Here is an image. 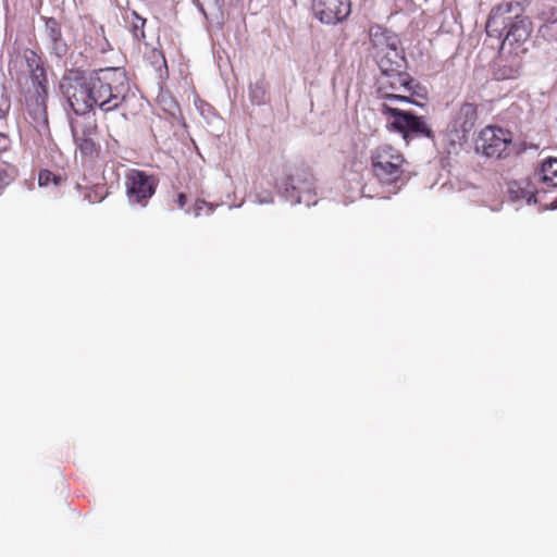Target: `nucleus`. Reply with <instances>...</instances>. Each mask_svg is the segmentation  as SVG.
I'll list each match as a JSON object with an SVG mask.
<instances>
[{
    "instance_id": "1",
    "label": "nucleus",
    "mask_w": 557,
    "mask_h": 557,
    "mask_svg": "<svg viewBox=\"0 0 557 557\" xmlns=\"http://www.w3.org/2000/svg\"><path fill=\"white\" fill-rule=\"evenodd\" d=\"M90 74L91 90L101 111L107 113L116 110L126 101L131 85L124 67H103Z\"/></svg>"
},
{
    "instance_id": "2",
    "label": "nucleus",
    "mask_w": 557,
    "mask_h": 557,
    "mask_svg": "<svg viewBox=\"0 0 557 557\" xmlns=\"http://www.w3.org/2000/svg\"><path fill=\"white\" fill-rule=\"evenodd\" d=\"M370 160L372 173L381 184L395 185L407 180L408 162L396 147L379 145L371 151Z\"/></svg>"
},
{
    "instance_id": "3",
    "label": "nucleus",
    "mask_w": 557,
    "mask_h": 557,
    "mask_svg": "<svg viewBox=\"0 0 557 557\" xmlns=\"http://www.w3.org/2000/svg\"><path fill=\"white\" fill-rule=\"evenodd\" d=\"M381 70L376 78V92L379 98L387 101L411 102L414 79L406 71L392 66L389 59L381 58Z\"/></svg>"
},
{
    "instance_id": "4",
    "label": "nucleus",
    "mask_w": 557,
    "mask_h": 557,
    "mask_svg": "<svg viewBox=\"0 0 557 557\" xmlns=\"http://www.w3.org/2000/svg\"><path fill=\"white\" fill-rule=\"evenodd\" d=\"M520 10L518 3L516 5H512V3L499 5L492 12L486 24L487 33L494 30L499 32V35H506L502 42V51L515 55L522 52L520 35H517L522 23L519 20Z\"/></svg>"
},
{
    "instance_id": "5",
    "label": "nucleus",
    "mask_w": 557,
    "mask_h": 557,
    "mask_svg": "<svg viewBox=\"0 0 557 557\" xmlns=\"http://www.w3.org/2000/svg\"><path fill=\"white\" fill-rule=\"evenodd\" d=\"M380 112L385 117L387 129L400 134L404 139H407L410 135L428 138L434 136L432 128L423 116L394 108L388 102L381 104Z\"/></svg>"
},
{
    "instance_id": "6",
    "label": "nucleus",
    "mask_w": 557,
    "mask_h": 557,
    "mask_svg": "<svg viewBox=\"0 0 557 557\" xmlns=\"http://www.w3.org/2000/svg\"><path fill=\"white\" fill-rule=\"evenodd\" d=\"M512 134L508 129L487 125L475 139V150L486 158L505 159L513 151Z\"/></svg>"
},
{
    "instance_id": "7",
    "label": "nucleus",
    "mask_w": 557,
    "mask_h": 557,
    "mask_svg": "<svg viewBox=\"0 0 557 557\" xmlns=\"http://www.w3.org/2000/svg\"><path fill=\"white\" fill-rule=\"evenodd\" d=\"M61 89L69 106L76 114L84 115L97 107L95 92L91 90L90 73L88 76L76 75L63 78Z\"/></svg>"
},
{
    "instance_id": "8",
    "label": "nucleus",
    "mask_w": 557,
    "mask_h": 557,
    "mask_svg": "<svg viewBox=\"0 0 557 557\" xmlns=\"http://www.w3.org/2000/svg\"><path fill=\"white\" fill-rule=\"evenodd\" d=\"M159 180L145 171L132 169L125 175V190L129 203L146 207L154 195Z\"/></svg>"
},
{
    "instance_id": "9",
    "label": "nucleus",
    "mask_w": 557,
    "mask_h": 557,
    "mask_svg": "<svg viewBox=\"0 0 557 557\" xmlns=\"http://www.w3.org/2000/svg\"><path fill=\"white\" fill-rule=\"evenodd\" d=\"M74 141L81 153L88 158L99 154L100 146L97 143L98 125L96 119L90 116L71 124Z\"/></svg>"
},
{
    "instance_id": "10",
    "label": "nucleus",
    "mask_w": 557,
    "mask_h": 557,
    "mask_svg": "<svg viewBox=\"0 0 557 557\" xmlns=\"http://www.w3.org/2000/svg\"><path fill=\"white\" fill-rule=\"evenodd\" d=\"M312 11L322 24L343 23L351 13V0H312Z\"/></svg>"
},
{
    "instance_id": "11",
    "label": "nucleus",
    "mask_w": 557,
    "mask_h": 557,
    "mask_svg": "<svg viewBox=\"0 0 557 557\" xmlns=\"http://www.w3.org/2000/svg\"><path fill=\"white\" fill-rule=\"evenodd\" d=\"M476 121V106L471 102H463L453 114L447 129L454 135V139L465 140L475 126Z\"/></svg>"
},
{
    "instance_id": "12",
    "label": "nucleus",
    "mask_w": 557,
    "mask_h": 557,
    "mask_svg": "<svg viewBox=\"0 0 557 557\" xmlns=\"http://www.w3.org/2000/svg\"><path fill=\"white\" fill-rule=\"evenodd\" d=\"M285 190L296 202L301 201L302 194L314 190V177L309 169H297L285 182Z\"/></svg>"
},
{
    "instance_id": "13",
    "label": "nucleus",
    "mask_w": 557,
    "mask_h": 557,
    "mask_svg": "<svg viewBox=\"0 0 557 557\" xmlns=\"http://www.w3.org/2000/svg\"><path fill=\"white\" fill-rule=\"evenodd\" d=\"M34 88V95L27 102L28 113L33 119L36 128L48 127V112H47V98L48 87L36 86Z\"/></svg>"
},
{
    "instance_id": "14",
    "label": "nucleus",
    "mask_w": 557,
    "mask_h": 557,
    "mask_svg": "<svg viewBox=\"0 0 557 557\" xmlns=\"http://www.w3.org/2000/svg\"><path fill=\"white\" fill-rule=\"evenodd\" d=\"M369 34L373 47L380 52H384L385 49H389L395 55H397L398 39L396 35L381 26L371 27Z\"/></svg>"
},
{
    "instance_id": "15",
    "label": "nucleus",
    "mask_w": 557,
    "mask_h": 557,
    "mask_svg": "<svg viewBox=\"0 0 557 557\" xmlns=\"http://www.w3.org/2000/svg\"><path fill=\"white\" fill-rule=\"evenodd\" d=\"M24 58L30 73L33 87L47 85L48 79L41 58L33 50H26Z\"/></svg>"
},
{
    "instance_id": "16",
    "label": "nucleus",
    "mask_w": 557,
    "mask_h": 557,
    "mask_svg": "<svg viewBox=\"0 0 557 557\" xmlns=\"http://www.w3.org/2000/svg\"><path fill=\"white\" fill-rule=\"evenodd\" d=\"M46 32L57 53L59 55L64 54L66 52V45L62 38L61 26L54 17L46 20Z\"/></svg>"
},
{
    "instance_id": "17",
    "label": "nucleus",
    "mask_w": 557,
    "mask_h": 557,
    "mask_svg": "<svg viewBox=\"0 0 557 557\" xmlns=\"http://www.w3.org/2000/svg\"><path fill=\"white\" fill-rule=\"evenodd\" d=\"M540 174L543 183L550 187H557V158L545 160Z\"/></svg>"
},
{
    "instance_id": "18",
    "label": "nucleus",
    "mask_w": 557,
    "mask_h": 557,
    "mask_svg": "<svg viewBox=\"0 0 557 557\" xmlns=\"http://www.w3.org/2000/svg\"><path fill=\"white\" fill-rule=\"evenodd\" d=\"M124 18L129 24L131 32L136 39L145 38L144 27L146 18L138 15L134 10H127L124 14Z\"/></svg>"
},
{
    "instance_id": "19",
    "label": "nucleus",
    "mask_w": 557,
    "mask_h": 557,
    "mask_svg": "<svg viewBox=\"0 0 557 557\" xmlns=\"http://www.w3.org/2000/svg\"><path fill=\"white\" fill-rule=\"evenodd\" d=\"M66 181V177L59 173H53L49 170H41L38 174V183L40 187H48L53 185L61 186Z\"/></svg>"
},
{
    "instance_id": "20",
    "label": "nucleus",
    "mask_w": 557,
    "mask_h": 557,
    "mask_svg": "<svg viewBox=\"0 0 557 557\" xmlns=\"http://www.w3.org/2000/svg\"><path fill=\"white\" fill-rule=\"evenodd\" d=\"M17 175L15 165L0 159V190L9 186Z\"/></svg>"
},
{
    "instance_id": "21",
    "label": "nucleus",
    "mask_w": 557,
    "mask_h": 557,
    "mask_svg": "<svg viewBox=\"0 0 557 557\" xmlns=\"http://www.w3.org/2000/svg\"><path fill=\"white\" fill-rule=\"evenodd\" d=\"M212 211L213 206L201 199L196 200L191 209L188 210V212H191L196 218L200 216L202 213L210 214Z\"/></svg>"
},
{
    "instance_id": "22",
    "label": "nucleus",
    "mask_w": 557,
    "mask_h": 557,
    "mask_svg": "<svg viewBox=\"0 0 557 557\" xmlns=\"http://www.w3.org/2000/svg\"><path fill=\"white\" fill-rule=\"evenodd\" d=\"M84 199L87 201L95 203L102 199V196H99L97 190L94 188H84Z\"/></svg>"
},
{
    "instance_id": "23",
    "label": "nucleus",
    "mask_w": 557,
    "mask_h": 557,
    "mask_svg": "<svg viewBox=\"0 0 557 557\" xmlns=\"http://www.w3.org/2000/svg\"><path fill=\"white\" fill-rule=\"evenodd\" d=\"M187 203V196L184 193H178L174 199V205L178 209H183Z\"/></svg>"
},
{
    "instance_id": "24",
    "label": "nucleus",
    "mask_w": 557,
    "mask_h": 557,
    "mask_svg": "<svg viewBox=\"0 0 557 557\" xmlns=\"http://www.w3.org/2000/svg\"><path fill=\"white\" fill-rule=\"evenodd\" d=\"M524 199L527 200L528 203H532V202L536 203L537 202L536 194H534L531 190H527V189H524Z\"/></svg>"
},
{
    "instance_id": "25",
    "label": "nucleus",
    "mask_w": 557,
    "mask_h": 557,
    "mask_svg": "<svg viewBox=\"0 0 557 557\" xmlns=\"http://www.w3.org/2000/svg\"><path fill=\"white\" fill-rule=\"evenodd\" d=\"M88 45L90 46V48H91L92 50H99V51H101V52H103V51H104V48L102 47V45H100V46H97V45H96V46H94V45H91V42H88Z\"/></svg>"
},
{
    "instance_id": "26",
    "label": "nucleus",
    "mask_w": 557,
    "mask_h": 557,
    "mask_svg": "<svg viewBox=\"0 0 557 557\" xmlns=\"http://www.w3.org/2000/svg\"><path fill=\"white\" fill-rule=\"evenodd\" d=\"M153 54H158V55L161 58L162 64H163V65H166L165 58H164V55H163L161 52H157V51H154V52H153Z\"/></svg>"
},
{
    "instance_id": "27",
    "label": "nucleus",
    "mask_w": 557,
    "mask_h": 557,
    "mask_svg": "<svg viewBox=\"0 0 557 557\" xmlns=\"http://www.w3.org/2000/svg\"><path fill=\"white\" fill-rule=\"evenodd\" d=\"M94 30H95V33H96L97 35L99 34V30H100L101 33H103V28H102V27H100L99 29H97L96 27H94Z\"/></svg>"
}]
</instances>
